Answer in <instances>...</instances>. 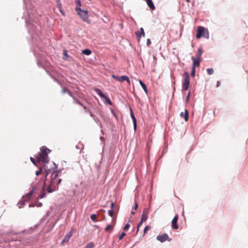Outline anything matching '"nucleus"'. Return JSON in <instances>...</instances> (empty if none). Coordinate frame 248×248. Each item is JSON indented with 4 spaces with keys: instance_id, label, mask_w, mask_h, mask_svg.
I'll return each mask as SVG.
<instances>
[{
    "instance_id": "obj_1",
    "label": "nucleus",
    "mask_w": 248,
    "mask_h": 248,
    "mask_svg": "<svg viewBox=\"0 0 248 248\" xmlns=\"http://www.w3.org/2000/svg\"><path fill=\"white\" fill-rule=\"evenodd\" d=\"M34 11L33 9H27V16L25 14L23 17L25 18L26 25L28 27V31L31 36L32 42L38 46L39 41L40 39V27L37 23L38 19L35 18Z\"/></svg>"
},
{
    "instance_id": "obj_2",
    "label": "nucleus",
    "mask_w": 248,
    "mask_h": 248,
    "mask_svg": "<svg viewBox=\"0 0 248 248\" xmlns=\"http://www.w3.org/2000/svg\"><path fill=\"white\" fill-rule=\"evenodd\" d=\"M40 153H38L37 156V161H42L44 163L48 162V154L50 152V150L44 146L40 148Z\"/></svg>"
},
{
    "instance_id": "obj_3",
    "label": "nucleus",
    "mask_w": 248,
    "mask_h": 248,
    "mask_svg": "<svg viewBox=\"0 0 248 248\" xmlns=\"http://www.w3.org/2000/svg\"><path fill=\"white\" fill-rule=\"evenodd\" d=\"M196 38L200 39L202 37L208 39L209 37L208 30L203 27L198 26L197 28Z\"/></svg>"
},
{
    "instance_id": "obj_4",
    "label": "nucleus",
    "mask_w": 248,
    "mask_h": 248,
    "mask_svg": "<svg viewBox=\"0 0 248 248\" xmlns=\"http://www.w3.org/2000/svg\"><path fill=\"white\" fill-rule=\"evenodd\" d=\"M75 10L84 21L89 23L88 20V12L87 10H82L80 7H78L76 8Z\"/></svg>"
},
{
    "instance_id": "obj_5",
    "label": "nucleus",
    "mask_w": 248,
    "mask_h": 248,
    "mask_svg": "<svg viewBox=\"0 0 248 248\" xmlns=\"http://www.w3.org/2000/svg\"><path fill=\"white\" fill-rule=\"evenodd\" d=\"M190 79L189 74L187 72L184 73V81L182 84V90L187 91L189 87Z\"/></svg>"
},
{
    "instance_id": "obj_6",
    "label": "nucleus",
    "mask_w": 248,
    "mask_h": 248,
    "mask_svg": "<svg viewBox=\"0 0 248 248\" xmlns=\"http://www.w3.org/2000/svg\"><path fill=\"white\" fill-rule=\"evenodd\" d=\"M58 176V172L54 171L51 175V179L48 183V184L50 185V186H53V187H56V181Z\"/></svg>"
},
{
    "instance_id": "obj_7",
    "label": "nucleus",
    "mask_w": 248,
    "mask_h": 248,
    "mask_svg": "<svg viewBox=\"0 0 248 248\" xmlns=\"http://www.w3.org/2000/svg\"><path fill=\"white\" fill-rule=\"evenodd\" d=\"M156 240L161 243H163L166 241H168L169 242H170L171 241V239L169 237L167 233H163L162 235L157 236Z\"/></svg>"
},
{
    "instance_id": "obj_8",
    "label": "nucleus",
    "mask_w": 248,
    "mask_h": 248,
    "mask_svg": "<svg viewBox=\"0 0 248 248\" xmlns=\"http://www.w3.org/2000/svg\"><path fill=\"white\" fill-rule=\"evenodd\" d=\"M48 173H49V172H48V171L46 170V175H45V181L43 183V187H42L43 193L39 196L38 199H41L44 198L46 196V193L45 192V189L47 185L46 184V177H47V175H48Z\"/></svg>"
},
{
    "instance_id": "obj_9",
    "label": "nucleus",
    "mask_w": 248,
    "mask_h": 248,
    "mask_svg": "<svg viewBox=\"0 0 248 248\" xmlns=\"http://www.w3.org/2000/svg\"><path fill=\"white\" fill-rule=\"evenodd\" d=\"M178 219V215H176L172 220L171 227L174 229H177L178 228V225L177 223Z\"/></svg>"
},
{
    "instance_id": "obj_10",
    "label": "nucleus",
    "mask_w": 248,
    "mask_h": 248,
    "mask_svg": "<svg viewBox=\"0 0 248 248\" xmlns=\"http://www.w3.org/2000/svg\"><path fill=\"white\" fill-rule=\"evenodd\" d=\"M72 235L73 230H72L64 236V238L62 241V243L68 242Z\"/></svg>"
},
{
    "instance_id": "obj_11",
    "label": "nucleus",
    "mask_w": 248,
    "mask_h": 248,
    "mask_svg": "<svg viewBox=\"0 0 248 248\" xmlns=\"http://www.w3.org/2000/svg\"><path fill=\"white\" fill-rule=\"evenodd\" d=\"M191 60H192V68H195L196 66H199L200 63V59L195 58L194 56H192Z\"/></svg>"
},
{
    "instance_id": "obj_12",
    "label": "nucleus",
    "mask_w": 248,
    "mask_h": 248,
    "mask_svg": "<svg viewBox=\"0 0 248 248\" xmlns=\"http://www.w3.org/2000/svg\"><path fill=\"white\" fill-rule=\"evenodd\" d=\"M148 218V211L146 209H144L141 216L140 220L141 221H145Z\"/></svg>"
},
{
    "instance_id": "obj_13",
    "label": "nucleus",
    "mask_w": 248,
    "mask_h": 248,
    "mask_svg": "<svg viewBox=\"0 0 248 248\" xmlns=\"http://www.w3.org/2000/svg\"><path fill=\"white\" fill-rule=\"evenodd\" d=\"M130 115L133 120L134 128L136 130L137 128V120L132 109H130Z\"/></svg>"
},
{
    "instance_id": "obj_14",
    "label": "nucleus",
    "mask_w": 248,
    "mask_h": 248,
    "mask_svg": "<svg viewBox=\"0 0 248 248\" xmlns=\"http://www.w3.org/2000/svg\"><path fill=\"white\" fill-rule=\"evenodd\" d=\"M124 80H125L129 84H130V80L128 76L124 75L120 77V82H123Z\"/></svg>"
},
{
    "instance_id": "obj_15",
    "label": "nucleus",
    "mask_w": 248,
    "mask_h": 248,
    "mask_svg": "<svg viewBox=\"0 0 248 248\" xmlns=\"http://www.w3.org/2000/svg\"><path fill=\"white\" fill-rule=\"evenodd\" d=\"M180 116L182 117H183L186 121H187L188 119V111L186 109L185 111V113L182 112L180 114Z\"/></svg>"
},
{
    "instance_id": "obj_16",
    "label": "nucleus",
    "mask_w": 248,
    "mask_h": 248,
    "mask_svg": "<svg viewBox=\"0 0 248 248\" xmlns=\"http://www.w3.org/2000/svg\"><path fill=\"white\" fill-rule=\"evenodd\" d=\"M147 4L149 7L152 10H154L155 9V6L153 3L152 0H146Z\"/></svg>"
},
{
    "instance_id": "obj_17",
    "label": "nucleus",
    "mask_w": 248,
    "mask_h": 248,
    "mask_svg": "<svg viewBox=\"0 0 248 248\" xmlns=\"http://www.w3.org/2000/svg\"><path fill=\"white\" fill-rule=\"evenodd\" d=\"M94 91L101 98L106 97V95L99 89L95 88Z\"/></svg>"
},
{
    "instance_id": "obj_18",
    "label": "nucleus",
    "mask_w": 248,
    "mask_h": 248,
    "mask_svg": "<svg viewBox=\"0 0 248 248\" xmlns=\"http://www.w3.org/2000/svg\"><path fill=\"white\" fill-rule=\"evenodd\" d=\"M137 36L139 38V39L140 40V38L141 36L144 37L145 36V33L144 30L142 28H140V33L138 32H136Z\"/></svg>"
},
{
    "instance_id": "obj_19",
    "label": "nucleus",
    "mask_w": 248,
    "mask_h": 248,
    "mask_svg": "<svg viewBox=\"0 0 248 248\" xmlns=\"http://www.w3.org/2000/svg\"><path fill=\"white\" fill-rule=\"evenodd\" d=\"M34 189L33 188L30 191V192H29L24 197H23V198H25L26 199L25 200H29L31 198V196L33 194V192L34 191Z\"/></svg>"
},
{
    "instance_id": "obj_20",
    "label": "nucleus",
    "mask_w": 248,
    "mask_h": 248,
    "mask_svg": "<svg viewBox=\"0 0 248 248\" xmlns=\"http://www.w3.org/2000/svg\"><path fill=\"white\" fill-rule=\"evenodd\" d=\"M203 52V51L202 50V47H199L198 48V53L196 56L197 58L200 59L201 57L202 56Z\"/></svg>"
},
{
    "instance_id": "obj_21",
    "label": "nucleus",
    "mask_w": 248,
    "mask_h": 248,
    "mask_svg": "<svg viewBox=\"0 0 248 248\" xmlns=\"http://www.w3.org/2000/svg\"><path fill=\"white\" fill-rule=\"evenodd\" d=\"M139 82L140 83V85L142 87V89H143L144 91L145 92V93H148V89H147V88L146 85H145V84H144L140 80H139Z\"/></svg>"
},
{
    "instance_id": "obj_22",
    "label": "nucleus",
    "mask_w": 248,
    "mask_h": 248,
    "mask_svg": "<svg viewBox=\"0 0 248 248\" xmlns=\"http://www.w3.org/2000/svg\"><path fill=\"white\" fill-rule=\"evenodd\" d=\"M56 187H53V186H50V185L48 184L47 191L48 193H52L53 191L55 190Z\"/></svg>"
},
{
    "instance_id": "obj_23",
    "label": "nucleus",
    "mask_w": 248,
    "mask_h": 248,
    "mask_svg": "<svg viewBox=\"0 0 248 248\" xmlns=\"http://www.w3.org/2000/svg\"><path fill=\"white\" fill-rule=\"evenodd\" d=\"M82 53L85 55L89 56L92 53V51L89 49H85L82 50Z\"/></svg>"
},
{
    "instance_id": "obj_24",
    "label": "nucleus",
    "mask_w": 248,
    "mask_h": 248,
    "mask_svg": "<svg viewBox=\"0 0 248 248\" xmlns=\"http://www.w3.org/2000/svg\"><path fill=\"white\" fill-rule=\"evenodd\" d=\"M76 148L80 151L84 149V145L82 143L78 142L76 146Z\"/></svg>"
},
{
    "instance_id": "obj_25",
    "label": "nucleus",
    "mask_w": 248,
    "mask_h": 248,
    "mask_svg": "<svg viewBox=\"0 0 248 248\" xmlns=\"http://www.w3.org/2000/svg\"><path fill=\"white\" fill-rule=\"evenodd\" d=\"M73 99H74V102L75 103H77L83 107V106L84 105L78 99H77L75 97H73Z\"/></svg>"
},
{
    "instance_id": "obj_26",
    "label": "nucleus",
    "mask_w": 248,
    "mask_h": 248,
    "mask_svg": "<svg viewBox=\"0 0 248 248\" xmlns=\"http://www.w3.org/2000/svg\"><path fill=\"white\" fill-rule=\"evenodd\" d=\"M103 98H104L106 100V101L107 102V103L109 105H112V102L111 101V100H110V99L106 95V97H104Z\"/></svg>"
},
{
    "instance_id": "obj_27",
    "label": "nucleus",
    "mask_w": 248,
    "mask_h": 248,
    "mask_svg": "<svg viewBox=\"0 0 248 248\" xmlns=\"http://www.w3.org/2000/svg\"><path fill=\"white\" fill-rule=\"evenodd\" d=\"M91 219L96 222L97 221V220H96V215L95 214H93L91 216Z\"/></svg>"
},
{
    "instance_id": "obj_28",
    "label": "nucleus",
    "mask_w": 248,
    "mask_h": 248,
    "mask_svg": "<svg viewBox=\"0 0 248 248\" xmlns=\"http://www.w3.org/2000/svg\"><path fill=\"white\" fill-rule=\"evenodd\" d=\"M207 72L208 75H212L214 73V70L212 68H208L207 69Z\"/></svg>"
},
{
    "instance_id": "obj_29",
    "label": "nucleus",
    "mask_w": 248,
    "mask_h": 248,
    "mask_svg": "<svg viewBox=\"0 0 248 248\" xmlns=\"http://www.w3.org/2000/svg\"><path fill=\"white\" fill-rule=\"evenodd\" d=\"M42 172V168L41 167L39 168V170L36 171L35 174L36 176H38L39 174H41Z\"/></svg>"
},
{
    "instance_id": "obj_30",
    "label": "nucleus",
    "mask_w": 248,
    "mask_h": 248,
    "mask_svg": "<svg viewBox=\"0 0 248 248\" xmlns=\"http://www.w3.org/2000/svg\"><path fill=\"white\" fill-rule=\"evenodd\" d=\"M111 77L114 79H116L119 81H120V77L118 76H116L115 75H112L111 76Z\"/></svg>"
},
{
    "instance_id": "obj_31",
    "label": "nucleus",
    "mask_w": 248,
    "mask_h": 248,
    "mask_svg": "<svg viewBox=\"0 0 248 248\" xmlns=\"http://www.w3.org/2000/svg\"><path fill=\"white\" fill-rule=\"evenodd\" d=\"M126 235V233L124 232L121 233L119 237V240H120L123 239V238Z\"/></svg>"
},
{
    "instance_id": "obj_32",
    "label": "nucleus",
    "mask_w": 248,
    "mask_h": 248,
    "mask_svg": "<svg viewBox=\"0 0 248 248\" xmlns=\"http://www.w3.org/2000/svg\"><path fill=\"white\" fill-rule=\"evenodd\" d=\"M108 214L109 216L112 217L113 215V209H110L108 211Z\"/></svg>"
},
{
    "instance_id": "obj_33",
    "label": "nucleus",
    "mask_w": 248,
    "mask_h": 248,
    "mask_svg": "<svg viewBox=\"0 0 248 248\" xmlns=\"http://www.w3.org/2000/svg\"><path fill=\"white\" fill-rule=\"evenodd\" d=\"M143 221H141V220H140V221L138 223V225H137V233L139 231V228L140 227V226L142 224V223H143Z\"/></svg>"
},
{
    "instance_id": "obj_34",
    "label": "nucleus",
    "mask_w": 248,
    "mask_h": 248,
    "mask_svg": "<svg viewBox=\"0 0 248 248\" xmlns=\"http://www.w3.org/2000/svg\"><path fill=\"white\" fill-rule=\"evenodd\" d=\"M50 76L55 81H56L58 84H59L60 85H61V83L60 82V81H59L58 79L55 78L53 76H52L51 75H50Z\"/></svg>"
},
{
    "instance_id": "obj_35",
    "label": "nucleus",
    "mask_w": 248,
    "mask_h": 248,
    "mask_svg": "<svg viewBox=\"0 0 248 248\" xmlns=\"http://www.w3.org/2000/svg\"><path fill=\"white\" fill-rule=\"evenodd\" d=\"M93 120L96 122V124H100L101 125V124L99 123V120L98 119V118L95 117V116L93 118Z\"/></svg>"
},
{
    "instance_id": "obj_36",
    "label": "nucleus",
    "mask_w": 248,
    "mask_h": 248,
    "mask_svg": "<svg viewBox=\"0 0 248 248\" xmlns=\"http://www.w3.org/2000/svg\"><path fill=\"white\" fill-rule=\"evenodd\" d=\"M75 2L77 7H79L78 6H80L81 5V2L79 0H76Z\"/></svg>"
},
{
    "instance_id": "obj_37",
    "label": "nucleus",
    "mask_w": 248,
    "mask_h": 248,
    "mask_svg": "<svg viewBox=\"0 0 248 248\" xmlns=\"http://www.w3.org/2000/svg\"><path fill=\"white\" fill-rule=\"evenodd\" d=\"M191 75L192 77H194L195 75V68H192V71L191 73Z\"/></svg>"
},
{
    "instance_id": "obj_38",
    "label": "nucleus",
    "mask_w": 248,
    "mask_h": 248,
    "mask_svg": "<svg viewBox=\"0 0 248 248\" xmlns=\"http://www.w3.org/2000/svg\"><path fill=\"white\" fill-rule=\"evenodd\" d=\"M30 159L31 161L33 163V164L36 165L37 162L34 158H33L32 157H31Z\"/></svg>"
},
{
    "instance_id": "obj_39",
    "label": "nucleus",
    "mask_w": 248,
    "mask_h": 248,
    "mask_svg": "<svg viewBox=\"0 0 248 248\" xmlns=\"http://www.w3.org/2000/svg\"><path fill=\"white\" fill-rule=\"evenodd\" d=\"M63 55L65 57H68L69 56L68 55L67 51L66 50H64L63 52Z\"/></svg>"
},
{
    "instance_id": "obj_40",
    "label": "nucleus",
    "mask_w": 248,
    "mask_h": 248,
    "mask_svg": "<svg viewBox=\"0 0 248 248\" xmlns=\"http://www.w3.org/2000/svg\"><path fill=\"white\" fill-rule=\"evenodd\" d=\"M129 227H130V225L129 224V223H127V224L125 225V226L124 227V230H127L129 229Z\"/></svg>"
},
{
    "instance_id": "obj_41",
    "label": "nucleus",
    "mask_w": 248,
    "mask_h": 248,
    "mask_svg": "<svg viewBox=\"0 0 248 248\" xmlns=\"http://www.w3.org/2000/svg\"><path fill=\"white\" fill-rule=\"evenodd\" d=\"M83 108L85 110V111L86 112V113H89L90 111H91L89 109L87 108L84 106H83Z\"/></svg>"
},
{
    "instance_id": "obj_42",
    "label": "nucleus",
    "mask_w": 248,
    "mask_h": 248,
    "mask_svg": "<svg viewBox=\"0 0 248 248\" xmlns=\"http://www.w3.org/2000/svg\"><path fill=\"white\" fill-rule=\"evenodd\" d=\"M62 181V180L61 179H57V181H56V186H58L61 182Z\"/></svg>"
},
{
    "instance_id": "obj_43",
    "label": "nucleus",
    "mask_w": 248,
    "mask_h": 248,
    "mask_svg": "<svg viewBox=\"0 0 248 248\" xmlns=\"http://www.w3.org/2000/svg\"><path fill=\"white\" fill-rule=\"evenodd\" d=\"M111 228V226L110 225H108L105 228V230L106 231H108Z\"/></svg>"
},
{
    "instance_id": "obj_44",
    "label": "nucleus",
    "mask_w": 248,
    "mask_h": 248,
    "mask_svg": "<svg viewBox=\"0 0 248 248\" xmlns=\"http://www.w3.org/2000/svg\"><path fill=\"white\" fill-rule=\"evenodd\" d=\"M146 44H147V46H150V44H151V40H150V39H148L147 40V43H146Z\"/></svg>"
},
{
    "instance_id": "obj_45",
    "label": "nucleus",
    "mask_w": 248,
    "mask_h": 248,
    "mask_svg": "<svg viewBox=\"0 0 248 248\" xmlns=\"http://www.w3.org/2000/svg\"><path fill=\"white\" fill-rule=\"evenodd\" d=\"M68 91V90H67L65 87H63V89H62V93H64L66 92L67 93Z\"/></svg>"
},
{
    "instance_id": "obj_46",
    "label": "nucleus",
    "mask_w": 248,
    "mask_h": 248,
    "mask_svg": "<svg viewBox=\"0 0 248 248\" xmlns=\"http://www.w3.org/2000/svg\"><path fill=\"white\" fill-rule=\"evenodd\" d=\"M189 96H190V92H189V93H188V94H187V96H186V102H188L189 99Z\"/></svg>"
},
{
    "instance_id": "obj_47",
    "label": "nucleus",
    "mask_w": 248,
    "mask_h": 248,
    "mask_svg": "<svg viewBox=\"0 0 248 248\" xmlns=\"http://www.w3.org/2000/svg\"><path fill=\"white\" fill-rule=\"evenodd\" d=\"M22 204V205L25 204V202H19L18 203V204L19 205V208H21V207H22V206H21L20 205V204Z\"/></svg>"
},
{
    "instance_id": "obj_48",
    "label": "nucleus",
    "mask_w": 248,
    "mask_h": 248,
    "mask_svg": "<svg viewBox=\"0 0 248 248\" xmlns=\"http://www.w3.org/2000/svg\"><path fill=\"white\" fill-rule=\"evenodd\" d=\"M150 229V227L148 226H146L145 228H144V232H146L147 230H149Z\"/></svg>"
},
{
    "instance_id": "obj_49",
    "label": "nucleus",
    "mask_w": 248,
    "mask_h": 248,
    "mask_svg": "<svg viewBox=\"0 0 248 248\" xmlns=\"http://www.w3.org/2000/svg\"><path fill=\"white\" fill-rule=\"evenodd\" d=\"M67 93H68V94L71 96L73 98V97H75L73 95V94H72V93L69 91H67Z\"/></svg>"
},
{
    "instance_id": "obj_50",
    "label": "nucleus",
    "mask_w": 248,
    "mask_h": 248,
    "mask_svg": "<svg viewBox=\"0 0 248 248\" xmlns=\"http://www.w3.org/2000/svg\"><path fill=\"white\" fill-rule=\"evenodd\" d=\"M138 205L137 203H135V206L134 207V209L136 210L138 208Z\"/></svg>"
},
{
    "instance_id": "obj_51",
    "label": "nucleus",
    "mask_w": 248,
    "mask_h": 248,
    "mask_svg": "<svg viewBox=\"0 0 248 248\" xmlns=\"http://www.w3.org/2000/svg\"><path fill=\"white\" fill-rule=\"evenodd\" d=\"M111 112L112 113V114L116 117L117 118V116H116V114H115V113L114 112V111L113 110H111Z\"/></svg>"
},
{
    "instance_id": "obj_52",
    "label": "nucleus",
    "mask_w": 248,
    "mask_h": 248,
    "mask_svg": "<svg viewBox=\"0 0 248 248\" xmlns=\"http://www.w3.org/2000/svg\"><path fill=\"white\" fill-rule=\"evenodd\" d=\"M110 205H111V209H113V207H114V203H113V202H112L111 203Z\"/></svg>"
},
{
    "instance_id": "obj_53",
    "label": "nucleus",
    "mask_w": 248,
    "mask_h": 248,
    "mask_svg": "<svg viewBox=\"0 0 248 248\" xmlns=\"http://www.w3.org/2000/svg\"><path fill=\"white\" fill-rule=\"evenodd\" d=\"M89 113L90 114L91 117L93 118L94 116V115L93 114L91 111H90Z\"/></svg>"
},
{
    "instance_id": "obj_54",
    "label": "nucleus",
    "mask_w": 248,
    "mask_h": 248,
    "mask_svg": "<svg viewBox=\"0 0 248 248\" xmlns=\"http://www.w3.org/2000/svg\"><path fill=\"white\" fill-rule=\"evenodd\" d=\"M220 83L219 82V81H217V87H219L220 86Z\"/></svg>"
},
{
    "instance_id": "obj_55",
    "label": "nucleus",
    "mask_w": 248,
    "mask_h": 248,
    "mask_svg": "<svg viewBox=\"0 0 248 248\" xmlns=\"http://www.w3.org/2000/svg\"><path fill=\"white\" fill-rule=\"evenodd\" d=\"M131 214H132V215H134L135 214V212L134 211H131Z\"/></svg>"
},
{
    "instance_id": "obj_56",
    "label": "nucleus",
    "mask_w": 248,
    "mask_h": 248,
    "mask_svg": "<svg viewBox=\"0 0 248 248\" xmlns=\"http://www.w3.org/2000/svg\"><path fill=\"white\" fill-rule=\"evenodd\" d=\"M25 232V230L22 231L19 233H23Z\"/></svg>"
},
{
    "instance_id": "obj_57",
    "label": "nucleus",
    "mask_w": 248,
    "mask_h": 248,
    "mask_svg": "<svg viewBox=\"0 0 248 248\" xmlns=\"http://www.w3.org/2000/svg\"><path fill=\"white\" fill-rule=\"evenodd\" d=\"M42 203H39V205H38V206L39 207H41L42 206Z\"/></svg>"
},
{
    "instance_id": "obj_58",
    "label": "nucleus",
    "mask_w": 248,
    "mask_h": 248,
    "mask_svg": "<svg viewBox=\"0 0 248 248\" xmlns=\"http://www.w3.org/2000/svg\"><path fill=\"white\" fill-rule=\"evenodd\" d=\"M186 1L187 2H190V0H186Z\"/></svg>"
},
{
    "instance_id": "obj_59",
    "label": "nucleus",
    "mask_w": 248,
    "mask_h": 248,
    "mask_svg": "<svg viewBox=\"0 0 248 248\" xmlns=\"http://www.w3.org/2000/svg\"><path fill=\"white\" fill-rule=\"evenodd\" d=\"M39 63H40L39 62V61H38V62H37V64H38V65H39Z\"/></svg>"
},
{
    "instance_id": "obj_60",
    "label": "nucleus",
    "mask_w": 248,
    "mask_h": 248,
    "mask_svg": "<svg viewBox=\"0 0 248 248\" xmlns=\"http://www.w3.org/2000/svg\"><path fill=\"white\" fill-rule=\"evenodd\" d=\"M54 165L55 166V167L57 168V166H56V164L54 163Z\"/></svg>"
}]
</instances>
